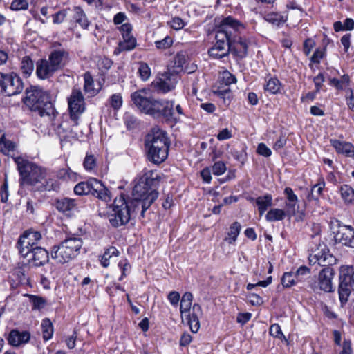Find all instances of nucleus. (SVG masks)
Masks as SVG:
<instances>
[{
  "instance_id": "nucleus-1",
  "label": "nucleus",
  "mask_w": 354,
  "mask_h": 354,
  "mask_svg": "<svg viewBox=\"0 0 354 354\" xmlns=\"http://www.w3.org/2000/svg\"><path fill=\"white\" fill-rule=\"evenodd\" d=\"M319 232L313 236L315 239L314 245L310 246V254L308 261L310 265L317 263L324 267L319 273L318 281H314L310 284V287L314 292L322 290L326 292H333L332 279L334 276V270L331 267L336 263L335 257L330 253L328 246L320 241L318 236Z\"/></svg>"
},
{
  "instance_id": "nucleus-2",
  "label": "nucleus",
  "mask_w": 354,
  "mask_h": 354,
  "mask_svg": "<svg viewBox=\"0 0 354 354\" xmlns=\"http://www.w3.org/2000/svg\"><path fill=\"white\" fill-rule=\"evenodd\" d=\"M131 100L141 112L156 119H162L167 123L176 124L179 122L174 113V101L156 99L149 89L138 90L131 95Z\"/></svg>"
},
{
  "instance_id": "nucleus-3",
  "label": "nucleus",
  "mask_w": 354,
  "mask_h": 354,
  "mask_svg": "<svg viewBox=\"0 0 354 354\" xmlns=\"http://www.w3.org/2000/svg\"><path fill=\"white\" fill-rule=\"evenodd\" d=\"M24 104L30 111L37 112L41 117L48 118L50 121H53L58 115L50 93L38 86H31L26 88Z\"/></svg>"
},
{
  "instance_id": "nucleus-4",
  "label": "nucleus",
  "mask_w": 354,
  "mask_h": 354,
  "mask_svg": "<svg viewBox=\"0 0 354 354\" xmlns=\"http://www.w3.org/2000/svg\"><path fill=\"white\" fill-rule=\"evenodd\" d=\"M145 147L147 159L156 165L163 162L168 157L170 140L167 133L156 127L146 136Z\"/></svg>"
},
{
  "instance_id": "nucleus-5",
  "label": "nucleus",
  "mask_w": 354,
  "mask_h": 354,
  "mask_svg": "<svg viewBox=\"0 0 354 354\" xmlns=\"http://www.w3.org/2000/svg\"><path fill=\"white\" fill-rule=\"evenodd\" d=\"M68 59V53L64 48L53 49L48 59H41L36 64V74L41 80L48 79L54 73L62 70Z\"/></svg>"
},
{
  "instance_id": "nucleus-6",
  "label": "nucleus",
  "mask_w": 354,
  "mask_h": 354,
  "mask_svg": "<svg viewBox=\"0 0 354 354\" xmlns=\"http://www.w3.org/2000/svg\"><path fill=\"white\" fill-rule=\"evenodd\" d=\"M46 169L39 167L36 163L24 159V185L35 186L38 185L39 191L57 190L59 188L58 183L54 180H45Z\"/></svg>"
},
{
  "instance_id": "nucleus-7",
  "label": "nucleus",
  "mask_w": 354,
  "mask_h": 354,
  "mask_svg": "<svg viewBox=\"0 0 354 354\" xmlns=\"http://www.w3.org/2000/svg\"><path fill=\"white\" fill-rule=\"evenodd\" d=\"M82 243V239L79 236L68 234L59 245L51 248L50 257L57 263H68L79 254Z\"/></svg>"
},
{
  "instance_id": "nucleus-8",
  "label": "nucleus",
  "mask_w": 354,
  "mask_h": 354,
  "mask_svg": "<svg viewBox=\"0 0 354 354\" xmlns=\"http://www.w3.org/2000/svg\"><path fill=\"white\" fill-rule=\"evenodd\" d=\"M160 180L161 177L156 171H149L145 173L133 187V197L149 201L154 195V202L158 197V189Z\"/></svg>"
},
{
  "instance_id": "nucleus-9",
  "label": "nucleus",
  "mask_w": 354,
  "mask_h": 354,
  "mask_svg": "<svg viewBox=\"0 0 354 354\" xmlns=\"http://www.w3.org/2000/svg\"><path fill=\"white\" fill-rule=\"evenodd\" d=\"M243 26L239 21L231 16L223 18L220 24L216 26V44L213 47L216 48L219 50L223 51L226 46L228 47L227 53H229V43L232 42V37L233 34L239 32Z\"/></svg>"
},
{
  "instance_id": "nucleus-10",
  "label": "nucleus",
  "mask_w": 354,
  "mask_h": 354,
  "mask_svg": "<svg viewBox=\"0 0 354 354\" xmlns=\"http://www.w3.org/2000/svg\"><path fill=\"white\" fill-rule=\"evenodd\" d=\"M129 211L124 194H121L115 198L113 203L107 207L106 216L111 225L117 228L127 225L132 220Z\"/></svg>"
},
{
  "instance_id": "nucleus-11",
  "label": "nucleus",
  "mask_w": 354,
  "mask_h": 354,
  "mask_svg": "<svg viewBox=\"0 0 354 354\" xmlns=\"http://www.w3.org/2000/svg\"><path fill=\"white\" fill-rule=\"evenodd\" d=\"M329 227L335 244L354 248V228L352 226L334 218L330 221Z\"/></svg>"
},
{
  "instance_id": "nucleus-12",
  "label": "nucleus",
  "mask_w": 354,
  "mask_h": 354,
  "mask_svg": "<svg viewBox=\"0 0 354 354\" xmlns=\"http://www.w3.org/2000/svg\"><path fill=\"white\" fill-rule=\"evenodd\" d=\"M22 91V82L15 73H0V93L8 96L15 95Z\"/></svg>"
},
{
  "instance_id": "nucleus-13",
  "label": "nucleus",
  "mask_w": 354,
  "mask_h": 354,
  "mask_svg": "<svg viewBox=\"0 0 354 354\" xmlns=\"http://www.w3.org/2000/svg\"><path fill=\"white\" fill-rule=\"evenodd\" d=\"M24 259L27 261L26 265L29 267H41L49 261V252L46 249L35 246L28 249L24 254Z\"/></svg>"
},
{
  "instance_id": "nucleus-14",
  "label": "nucleus",
  "mask_w": 354,
  "mask_h": 354,
  "mask_svg": "<svg viewBox=\"0 0 354 354\" xmlns=\"http://www.w3.org/2000/svg\"><path fill=\"white\" fill-rule=\"evenodd\" d=\"M178 75L166 72L152 82L153 88L159 93H167L175 88L178 82Z\"/></svg>"
},
{
  "instance_id": "nucleus-15",
  "label": "nucleus",
  "mask_w": 354,
  "mask_h": 354,
  "mask_svg": "<svg viewBox=\"0 0 354 354\" xmlns=\"http://www.w3.org/2000/svg\"><path fill=\"white\" fill-rule=\"evenodd\" d=\"M154 197V195H153L151 198H150L149 201H143L135 197H133L131 199H127L132 220H135L138 218L141 221L145 218L146 211L153 203V199Z\"/></svg>"
},
{
  "instance_id": "nucleus-16",
  "label": "nucleus",
  "mask_w": 354,
  "mask_h": 354,
  "mask_svg": "<svg viewBox=\"0 0 354 354\" xmlns=\"http://www.w3.org/2000/svg\"><path fill=\"white\" fill-rule=\"evenodd\" d=\"M0 151L13 159L19 174V183L22 185V158L17 150L16 144L4 138L2 144H0Z\"/></svg>"
},
{
  "instance_id": "nucleus-17",
  "label": "nucleus",
  "mask_w": 354,
  "mask_h": 354,
  "mask_svg": "<svg viewBox=\"0 0 354 354\" xmlns=\"http://www.w3.org/2000/svg\"><path fill=\"white\" fill-rule=\"evenodd\" d=\"M68 109L71 119L77 124L79 115L84 111V97L80 90L74 89L68 98Z\"/></svg>"
},
{
  "instance_id": "nucleus-18",
  "label": "nucleus",
  "mask_w": 354,
  "mask_h": 354,
  "mask_svg": "<svg viewBox=\"0 0 354 354\" xmlns=\"http://www.w3.org/2000/svg\"><path fill=\"white\" fill-rule=\"evenodd\" d=\"M238 32L232 35V42L229 43V52L239 59H243L248 55L249 41L239 36Z\"/></svg>"
},
{
  "instance_id": "nucleus-19",
  "label": "nucleus",
  "mask_w": 354,
  "mask_h": 354,
  "mask_svg": "<svg viewBox=\"0 0 354 354\" xmlns=\"http://www.w3.org/2000/svg\"><path fill=\"white\" fill-rule=\"evenodd\" d=\"M330 143L337 153L347 158H354V145L351 142L330 139Z\"/></svg>"
},
{
  "instance_id": "nucleus-20",
  "label": "nucleus",
  "mask_w": 354,
  "mask_h": 354,
  "mask_svg": "<svg viewBox=\"0 0 354 354\" xmlns=\"http://www.w3.org/2000/svg\"><path fill=\"white\" fill-rule=\"evenodd\" d=\"M68 18L71 21L78 24L84 29H86L90 24L85 12L79 6L68 8Z\"/></svg>"
},
{
  "instance_id": "nucleus-21",
  "label": "nucleus",
  "mask_w": 354,
  "mask_h": 354,
  "mask_svg": "<svg viewBox=\"0 0 354 354\" xmlns=\"http://www.w3.org/2000/svg\"><path fill=\"white\" fill-rule=\"evenodd\" d=\"M55 207L59 212L70 216L73 212L77 209V204L75 199L62 198L56 201Z\"/></svg>"
},
{
  "instance_id": "nucleus-22",
  "label": "nucleus",
  "mask_w": 354,
  "mask_h": 354,
  "mask_svg": "<svg viewBox=\"0 0 354 354\" xmlns=\"http://www.w3.org/2000/svg\"><path fill=\"white\" fill-rule=\"evenodd\" d=\"M92 196L105 203H109L111 201V193L108 188L102 183L101 180L96 179L92 192Z\"/></svg>"
},
{
  "instance_id": "nucleus-23",
  "label": "nucleus",
  "mask_w": 354,
  "mask_h": 354,
  "mask_svg": "<svg viewBox=\"0 0 354 354\" xmlns=\"http://www.w3.org/2000/svg\"><path fill=\"white\" fill-rule=\"evenodd\" d=\"M203 314L201 306L194 304L192 306V312L188 315L187 322L192 333H197L200 328L199 317Z\"/></svg>"
},
{
  "instance_id": "nucleus-24",
  "label": "nucleus",
  "mask_w": 354,
  "mask_h": 354,
  "mask_svg": "<svg viewBox=\"0 0 354 354\" xmlns=\"http://www.w3.org/2000/svg\"><path fill=\"white\" fill-rule=\"evenodd\" d=\"M41 239L39 232L29 229L24 231V245L28 250L37 246V242Z\"/></svg>"
},
{
  "instance_id": "nucleus-25",
  "label": "nucleus",
  "mask_w": 354,
  "mask_h": 354,
  "mask_svg": "<svg viewBox=\"0 0 354 354\" xmlns=\"http://www.w3.org/2000/svg\"><path fill=\"white\" fill-rule=\"evenodd\" d=\"M95 181L96 178H91L87 181L80 182L75 186L74 193L79 196L92 194Z\"/></svg>"
},
{
  "instance_id": "nucleus-26",
  "label": "nucleus",
  "mask_w": 354,
  "mask_h": 354,
  "mask_svg": "<svg viewBox=\"0 0 354 354\" xmlns=\"http://www.w3.org/2000/svg\"><path fill=\"white\" fill-rule=\"evenodd\" d=\"M338 192L346 205H354V189L351 185L347 184L340 185Z\"/></svg>"
},
{
  "instance_id": "nucleus-27",
  "label": "nucleus",
  "mask_w": 354,
  "mask_h": 354,
  "mask_svg": "<svg viewBox=\"0 0 354 354\" xmlns=\"http://www.w3.org/2000/svg\"><path fill=\"white\" fill-rule=\"evenodd\" d=\"M284 194L286 196V207L287 212L294 215L295 214V206L298 203V198L291 187H287L284 189Z\"/></svg>"
},
{
  "instance_id": "nucleus-28",
  "label": "nucleus",
  "mask_w": 354,
  "mask_h": 354,
  "mask_svg": "<svg viewBox=\"0 0 354 354\" xmlns=\"http://www.w3.org/2000/svg\"><path fill=\"white\" fill-rule=\"evenodd\" d=\"M136 46V38L132 35L127 36V37H123V41L119 42L118 47L114 50V54L118 55L123 51H130L134 49Z\"/></svg>"
},
{
  "instance_id": "nucleus-29",
  "label": "nucleus",
  "mask_w": 354,
  "mask_h": 354,
  "mask_svg": "<svg viewBox=\"0 0 354 354\" xmlns=\"http://www.w3.org/2000/svg\"><path fill=\"white\" fill-rule=\"evenodd\" d=\"M24 297L28 299V304L30 305L32 310H40L46 304V299L38 295L24 294Z\"/></svg>"
},
{
  "instance_id": "nucleus-30",
  "label": "nucleus",
  "mask_w": 354,
  "mask_h": 354,
  "mask_svg": "<svg viewBox=\"0 0 354 354\" xmlns=\"http://www.w3.org/2000/svg\"><path fill=\"white\" fill-rule=\"evenodd\" d=\"M325 187V181L324 178L321 177L318 179L317 183L313 186L311 192L308 194L307 198L309 201H319V197L322 195L323 190Z\"/></svg>"
},
{
  "instance_id": "nucleus-31",
  "label": "nucleus",
  "mask_w": 354,
  "mask_h": 354,
  "mask_svg": "<svg viewBox=\"0 0 354 354\" xmlns=\"http://www.w3.org/2000/svg\"><path fill=\"white\" fill-rule=\"evenodd\" d=\"M282 84L278 78L270 77L266 78V84L263 86L265 91L270 94H277L280 93Z\"/></svg>"
},
{
  "instance_id": "nucleus-32",
  "label": "nucleus",
  "mask_w": 354,
  "mask_h": 354,
  "mask_svg": "<svg viewBox=\"0 0 354 354\" xmlns=\"http://www.w3.org/2000/svg\"><path fill=\"white\" fill-rule=\"evenodd\" d=\"M258 207L259 215L262 216L268 208L272 205V196L271 194H267L262 196H259L255 200Z\"/></svg>"
},
{
  "instance_id": "nucleus-33",
  "label": "nucleus",
  "mask_w": 354,
  "mask_h": 354,
  "mask_svg": "<svg viewBox=\"0 0 354 354\" xmlns=\"http://www.w3.org/2000/svg\"><path fill=\"white\" fill-rule=\"evenodd\" d=\"M351 287L345 283L344 279L341 274H339V285L338 288V292L339 299L342 304L346 303L348 301V298L351 293Z\"/></svg>"
},
{
  "instance_id": "nucleus-34",
  "label": "nucleus",
  "mask_w": 354,
  "mask_h": 354,
  "mask_svg": "<svg viewBox=\"0 0 354 354\" xmlns=\"http://www.w3.org/2000/svg\"><path fill=\"white\" fill-rule=\"evenodd\" d=\"M241 230V225L239 222L235 221L231 224L227 232V237L225 238L229 244H233L236 241Z\"/></svg>"
},
{
  "instance_id": "nucleus-35",
  "label": "nucleus",
  "mask_w": 354,
  "mask_h": 354,
  "mask_svg": "<svg viewBox=\"0 0 354 354\" xmlns=\"http://www.w3.org/2000/svg\"><path fill=\"white\" fill-rule=\"evenodd\" d=\"M340 274L344 279L345 283H347L350 287H351L352 290H354V267H342Z\"/></svg>"
},
{
  "instance_id": "nucleus-36",
  "label": "nucleus",
  "mask_w": 354,
  "mask_h": 354,
  "mask_svg": "<svg viewBox=\"0 0 354 354\" xmlns=\"http://www.w3.org/2000/svg\"><path fill=\"white\" fill-rule=\"evenodd\" d=\"M119 251L118 249L114 246H110L108 248H106L103 254L100 257V263L102 267L107 268L109 264V259L113 256H118Z\"/></svg>"
},
{
  "instance_id": "nucleus-37",
  "label": "nucleus",
  "mask_w": 354,
  "mask_h": 354,
  "mask_svg": "<svg viewBox=\"0 0 354 354\" xmlns=\"http://www.w3.org/2000/svg\"><path fill=\"white\" fill-rule=\"evenodd\" d=\"M286 216V214L283 209L274 208L267 212L266 219L268 222L279 221L283 220Z\"/></svg>"
},
{
  "instance_id": "nucleus-38",
  "label": "nucleus",
  "mask_w": 354,
  "mask_h": 354,
  "mask_svg": "<svg viewBox=\"0 0 354 354\" xmlns=\"http://www.w3.org/2000/svg\"><path fill=\"white\" fill-rule=\"evenodd\" d=\"M350 77L348 75L345 74L341 77L340 79L329 78V84L335 87L337 90H343L345 87L349 85Z\"/></svg>"
},
{
  "instance_id": "nucleus-39",
  "label": "nucleus",
  "mask_w": 354,
  "mask_h": 354,
  "mask_svg": "<svg viewBox=\"0 0 354 354\" xmlns=\"http://www.w3.org/2000/svg\"><path fill=\"white\" fill-rule=\"evenodd\" d=\"M264 18L268 22L276 26H279L280 24L285 23L287 20L286 15L279 12L268 13L265 15Z\"/></svg>"
},
{
  "instance_id": "nucleus-40",
  "label": "nucleus",
  "mask_w": 354,
  "mask_h": 354,
  "mask_svg": "<svg viewBox=\"0 0 354 354\" xmlns=\"http://www.w3.org/2000/svg\"><path fill=\"white\" fill-rule=\"evenodd\" d=\"M41 329L43 339L44 341L50 339L53 335V326L51 321L48 318H45L41 322Z\"/></svg>"
},
{
  "instance_id": "nucleus-41",
  "label": "nucleus",
  "mask_w": 354,
  "mask_h": 354,
  "mask_svg": "<svg viewBox=\"0 0 354 354\" xmlns=\"http://www.w3.org/2000/svg\"><path fill=\"white\" fill-rule=\"evenodd\" d=\"M8 342L12 346H19L22 344V333L17 329H12L8 337Z\"/></svg>"
},
{
  "instance_id": "nucleus-42",
  "label": "nucleus",
  "mask_w": 354,
  "mask_h": 354,
  "mask_svg": "<svg viewBox=\"0 0 354 354\" xmlns=\"http://www.w3.org/2000/svg\"><path fill=\"white\" fill-rule=\"evenodd\" d=\"M246 147L245 145L241 146L240 148H234L232 150L231 154L233 158L241 162L242 165L244 164L247 159V153L245 151Z\"/></svg>"
},
{
  "instance_id": "nucleus-43",
  "label": "nucleus",
  "mask_w": 354,
  "mask_h": 354,
  "mask_svg": "<svg viewBox=\"0 0 354 354\" xmlns=\"http://www.w3.org/2000/svg\"><path fill=\"white\" fill-rule=\"evenodd\" d=\"M236 82V77L232 75L230 72L225 70L221 73L220 83L225 86H230L232 84Z\"/></svg>"
},
{
  "instance_id": "nucleus-44",
  "label": "nucleus",
  "mask_w": 354,
  "mask_h": 354,
  "mask_svg": "<svg viewBox=\"0 0 354 354\" xmlns=\"http://www.w3.org/2000/svg\"><path fill=\"white\" fill-rule=\"evenodd\" d=\"M310 270L306 266H300L294 273L297 283L303 281L310 274Z\"/></svg>"
},
{
  "instance_id": "nucleus-45",
  "label": "nucleus",
  "mask_w": 354,
  "mask_h": 354,
  "mask_svg": "<svg viewBox=\"0 0 354 354\" xmlns=\"http://www.w3.org/2000/svg\"><path fill=\"white\" fill-rule=\"evenodd\" d=\"M96 165L97 162L95 157L93 155L87 153L83 162L84 168L86 171H92L96 167Z\"/></svg>"
},
{
  "instance_id": "nucleus-46",
  "label": "nucleus",
  "mask_w": 354,
  "mask_h": 354,
  "mask_svg": "<svg viewBox=\"0 0 354 354\" xmlns=\"http://www.w3.org/2000/svg\"><path fill=\"white\" fill-rule=\"evenodd\" d=\"M173 43V39L170 36H166L161 40L156 41L154 44L157 49L162 50L169 48Z\"/></svg>"
},
{
  "instance_id": "nucleus-47",
  "label": "nucleus",
  "mask_w": 354,
  "mask_h": 354,
  "mask_svg": "<svg viewBox=\"0 0 354 354\" xmlns=\"http://www.w3.org/2000/svg\"><path fill=\"white\" fill-rule=\"evenodd\" d=\"M281 283L283 287L290 288L297 283V281L294 277V273L285 272L281 277Z\"/></svg>"
},
{
  "instance_id": "nucleus-48",
  "label": "nucleus",
  "mask_w": 354,
  "mask_h": 354,
  "mask_svg": "<svg viewBox=\"0 0 354 354\" xmlns=\"http://www.w3.org/2000/svg\"><path fill=\"white\" fill-rule=\"evenodd\" d=\"M138 73L143 81H147L151 75V68L145 62L139 63Z\"/></svg>"
},
{
  "instance_id": "nucleus-49",
  "label": "nucleus",
  "mask_w": 354,
  "mask_h": 354,
  "mask_svg": "<svg viewBox=\"0 0 354 354\" xmlns=\"http://www.w3.org/2000/svg\"><path fill=\"white\" fill-rule=\"evenodd\" d=\"M215 93L223 100L224 103H226L227 101V103L229 104L231 102L232 93L231 90L228 87L223 88L220 86L218 88L217 91H215Z\"/></svg>"
},
{
  "instance_id": "nucleus-50",
  "label": "nucleus",
  "mask_w": 354,
  "mask_h": 354,
  "mask_svg": "<svg viewBox=\"0 0 354 354\" xmlns=\"http://www.w3.org/2000/svg\"><path fill=\"white\" fill-rule=\"evenodd\" d=\"M269 333L274 337L287 341L285 335L281 331V326L278 324H274L270 326Z\"/></svg>"
},
{
  "instance_id": "nucleus-51",
  "label": "nucleus",
  "mask_w": 354,
  "mask_h": 354,
  "mask_svg": "<svg viewBox=\"0 0 354 354\" xmlns=\"http://www.w3.org/2000/svg\"><path fill=\"white\" fill-rule=\"evenodd\" d=\"M84 89L86 92L94 91V81L91 74L89 72H86L84 74Z\"/></svg>"
},
{
  "instance_id": "nucleus-52",
  "label": "nucleus",
  "mask_w": 354,
  "mask_h": 354,
  "mask_svg": "<svg viewBox=\"0 0 354 354\" xmlns=\"http://www.w3.org/2000/svg\"><path fill=\"white\" fill-rule=\"evenodd\" d=\"M109 102L114 110H118L122 105V97L120 93L113 94L109 98Z\"/></svg>"
},
{
  "instance_id": "nucleus-53",
  "label": "nucleus",
  "mask_w": 354,
  "mask_h": 354,
  "mask_svg": "<svg viewBox=\"0 0 354 354\" xmlns=\"http://www.w3.org/2000/svg\"><path fill=\"white\" fill-rule=\"evenodd\" d=\"M212 173L215 176H220L226 171V165L223 161L216 162L212 169Z\"/></svg>"
},
{
  "instance_id": "nucleus-54",
  "label": "nucleus",
  "mask_w": 354,
  "mask_h": 354,
  "mask_svg": "<svg viewBox=\"0 0 354 354\" xmlns=\"http://www.w3.org/2000/svg\"><path fill=\"white\" fill-rule=\"evenodd\" d=\"M325 78L322 73H319L317 75L313 77V82L315 84V93H319L324 86Z\"/></svg>"
},
{
  "instance_id": "nucleus-55",
  "label": "nucleus",
  "mask_w": 354,
  "mask_h": 354,
  "mask_svg": "<svg viewBox=\"0 0 354 354\" xmlns=\"http://www.w3.org/2000/svg\"><path fill=\"white\" fill-rule=\"evenodd\" d=\"M98 66H99V68L103 71V70H104V71H107L108 70H109L112 65H113V61L108 58V57H102L100 58L99 60H98Z\"/></svg>"
},
{
  "instance_id": "nucleus-56",
  "label": "nucleus",
  "mask_w": 354,
  "mask_h": 354,
  "mask_svg": "<svg viewBox=\"0 0 354 354\" xmlns=\"http://www.w3.org/2000/svg\"><path fill=\"white\" fill-rule=\"evenodd\" d=\"M34 70L33 61L28 56L24 57V74H28V75L32 73Z\"/></svg>"
},
{
  "instance_id": "nucleus-57",
  "label": "nucleus",
  "mask_w": 354,
  "mask_h": 354,
  "mask_svg": "<svg viewBox=\"0 0 354 354\" xmlns=\"http://www.w3.org/2000/svg\"><path fill=\"white\" fill-rule=\"evenodd\" d=\"M257 153L264 157H270L272 155V151L265 143L261 142L258 145Z\"/></svg>"
},
{
  "instance_id": "nucleus-58",
  "label": "nucleus",
  "mask_w": 354,
  "mask_h": 354,
  "mask_svg": "<svg viewBox=\"0 0 354 354\" xmlns=\"http://www.w3.org/2000/svg\"><path fill=\"white\" fill-rule=\"evenodd\" d=\"M66 17H68V8L57 12L53 16V22L55 24H60L63 22Z\"/></svg>"
},
{
  "instance_id": "nucleus-59",
  "label": "nucleus",
  "mask_w": 354,
  "mask_h": 354,
  "mask_svg": "<svg viewBox=\"0 0 354 354\" xmlns=\"http://www.w3.org/2000/svg\"><path fill=\"white\" fill-rule=\"evenodd\" d=\"M325 55V49L317 48L310 57V62L314 64H319Z\"/></svg>"
},
{
  "instance_id": "nucleus-60",
  "label": "nucleus",
  "mask_w": 354,
  "mask_h": 354,
  "mask_svg": "<svg viewBox=\"0 0 354 354\" xmlns=\"http://www.w3.org/2000/svg\"><path fill=\"white\" fill-rule=\"evenodd\" d=\"M315 43L313 39L308 38L306 39L303 45V51L304 53L308 56L310 55L312 49L314 48Z\"/></svg>"
},
{
  "instance_id": "nucleus-61",
  "label": "nucleus",
  "mask_w": 354,
  "mask_h": 354,
  "mask_svg": "<svg viewBox=\"0 0 354 354\" xmlns=\"http://www.w3.org/2000/svg\"><path fill=\"white\" fill-rule=\"evenodd\" d=\"M8 185L6 178H5L3 184L0 188L1 201L3 203H6L8 198Z\"/></svg>"
},
{
  "instance_id": "nucleus-62",
  "label": "nucleus",
  "mask_w": 354,
  "mask_h": 354,
  "mask_svg": "<svg viewBox=\"0 0 354 354\" xmlns=\"http://www.w3.org/2000/svg\"><path fill=\"white\" fill-rule=\"evenodd\" d=\"M287 143V138L285 134H281L273 145V149L276 151L283 148Z\"/></svg>"
},
{
  "instance_id": "nucleus-63",
  "label": "nucleus",
  "mask_w": 354,
  "mask_h": 354,
  "mask_svg": "<svg viewBox=\"0 0 354 354\" xmlns=\"http://www.w3.org/2000/svg\"><path fill=\"white\" fill-rule=\"evenodd\" d=\"M170 24H171V27L174 30H180L185 26V23H184L183 20L181 18L178 17H174L171 19Z\"/></svg>"
},
{
  "instance_id": "nucleus-64",
  "label": "nucleus",
  "mask_w": 354,
  "mask_h": 354,
  "mask_svg": "<svg viewBox=\"0 0 354 354\" xmlns=\"http://www.w3.org/2000/svg\"><path fill=\"white\" fill-rule=\"evenodd\" d=\"M339 354H353L351 342L349 339H344L342 344V351Z\"/></svg>"
}]
</instances>
